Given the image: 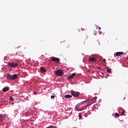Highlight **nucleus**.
<instances>
[{
    "label": "nucleus",
    "instance_id": "1",
    "mask_svg": "<svg viewBox=\"0 0 128 128\" xmlns=\"http://www.w3.org/2000/svg\"><path fill=\"white\" fill-rule=\"evenodd\" d=\"M7 80H14L18 79V74H14L13 75H10V74H8L6 75Z\"/></svg>",
    "mask_w": 128,
    "mask_h": 128
},
{
    "label": "nucleus",
    "instance_id": "2",
    "mask_svg": "<svg viewBox=\"0 0 128 128\" xmlns=\"http://www.w3.org/2000/svg\"><path fill=\"white\" fill-rule=\"evenodd\" d=\"M55 74L58 76H64V71L60 70H56L55 71Z\"/></svg>",
    "mask_w": 128,
    "mask_h": 128
},
{
    "label": "nucleus",
    "instance_id": "3",
    "mask_svg": "<svg viewBox=\"0 0 128 128\" xmlns=\"http://www.w3.org/2000/svg\"><path fill=\"white\" fill-rule=\"evenodd\" d=\"M8 66H10V68H16V66H18V64L17 63H14V62H7Z\"/></svg>",
    "mask_w": 128,
    "mask_h": 128
},
{
    "label": "nucleus",
    "instance_id": "4",
    "mask_svg": "<svg viewBox=\"0 0 128 128\" xmlns=\"http://www.w3.org/2000/svg\"><path fill=\"white\" fill-rule=\"evenodd\" d=\"M71 94H72L73 96H74L75 98H77L80 96V92L71 91Z\"/></svg>",
    "mask_w": 128,
    "mask_h": 128
},
{
    "label": "nucleus",
    "instance_id": "5",
    "mask_svg": "<svg viewBox=\"0 0 128 128\" xmlns=\"http://www.w3.org/2000/svg\"><path fill=\"white\" fill-rule=\"evenodd\" d=\"M96 102V97H94L93 99L90 100L88 103L89 106H92V104H94V102Z\"/></svg>",
    "mask_w": 128,
    "mask_h": 128
},
{
    "label": "nucleus",
    "instance_id": "6",
    "mask_svg": "<svg viewBox=\"0 0 128 128\" xmlns=\"http://www.w3.org/2000/svg\"><path fill=\"white\" fill-rule=\"evenodd\" d=\"M51 60L52 62H60V58L56 57L51 58Z\"/></svg>",
    "mask_w": 128,
    "mask_h": 128
},
{
    "label": "nucleus",
    "instance_id": "7",
    "mask_svg": "<svg viewBox=\"0 0 128 128\" xmlns=\"http://www.w3.org/2000/svg\"><path fill=\"white\" fill-rule=\"evenodd\" d=\"M8 90H10V88L8 87H5L2 89L4 92H8Z\"/></svg>",
    "mask_w": 128,
    "mask_h": 128
},
{
    "label": "nucleus",
    "instance_id": "8",
    "mask_svg": "<svg viewBox=\"0 0 128 128\" xmlns=\"http://www.w3.org/2000/svg\"><path fill=\"white\" fill-rule=\"evenodd\" d=\"M96 60L94 58H91L89 59V61L90 62H96Z\"/></svg>",
    "mask_w": 128,
    "mask_h": 128
},
{
    "label": "nucleus",
    "instance_id": "9",
    "mask_svg": "<svg viewBox=\"0 0 128 128\" xmlns=\"http://www.w3.org/2000/svg\"><path fill=\"white\" fill-rule=\"evenodd\" d=\"M74 76H76V73H73L72 74L71 76H70L68 78L69 80H72V78H74Z\"/></svg>",
    "mask_w": 128,
    "mask_h": 128
},
{
    "label": "nucleus",
    "instance_id": "10",
    "mask_svg": "<svg viewBox=\"0 0 128 128\" xmlns=\"http://www.w3.org/2000/svg\"><path fill=\"white\" fill-rule=\"evenodd\" d=\"M124 52H116V56H120L121 54H123Z\"/></svg>",
    "mask_w": 128,
    "mask_h": 128
},
{
    "label": "nucleus",
    "instance_id": "11",
    "mask_svg": "<svg viewBox=\"0 0 128 128\" xmlns=\"http://www.w3.org/2000/svg\"><path fill=\"white\" fill-rule=\"evenodd\" d=\"M40 70L41 72H46V69H44V68L43 67L40 68Z\"/></svg>",
    "mask_w": 128,
    "mask_h": 128
},
{
    "label": "nucleus",
    "instance_id": "12",
    "mask_svg": "<svg viewBox=\"0 0 128 128\" xmlns=\"http://www.w3.org/2000/svg\"><path fill=\"white\" fill-rule=\"evenodd\" d=\"M64 98H72V96L70 94H68V95H65Z\"/></svg>",
    "mask_w": 128,
    "mask_h": 128
},
{
    "label": "nucleus",
    "instance_id": "13",
    "mask_svg": "<svg viewBox=\"0 0 128 128\" xmlns=\"http://www.w3.org/2000/svg\"><path fill=\"white\" fill-rule=\"evenodd\" d=\"M88 106H90V104H88L86 106H85L83 108L82 110H84V108H88Z\"/></svg>",
    "mask_w": 128,
    "mask_h": 128
},
{
    "label": "nucleus",
    "instance_id": "14",
    "mask_svg": "<svg viewBox=\"0 0 128 128\" xmlns=\"http://www.w3.org/2000/svg\"><path fill=\"white\" fill-rule=\"evenodd\" d=\"M78 116H79V120H82V114L79 113Z\"/></svg>",
    "mask_w": 128,
    "mask_h": 128
},
{
    "label": "nucleus",
    "instance_id": "15",
    "mask_svg": "<svg viewBox=\"0 0 128 128\" xmlns=\"http://www.w3.org/2000/svg\"><path fill=\"white\" fill-rule=\"evenodd\" d=\"M10 102H14V98H12V96H10Z\"/></svg>",
    "mask_w": 128,
    "mask_h": 128
},
{
    "label": "nucleus",
    "instance_id": "16",
    "mask_svg": "<svg viewBox=\"0 0 128 128\" xmlns=\"http://www.w3.org/2000/svg\"><path fill=\"white\" fill-rule=\"evenodd\" d=\"M75 110H78H78H79L78 106H76V107H75Z\"/></svg>",
    "mask_w": 128,
    "mask_h": 128
},
{
    "label": "nucleus",
    "instance_id": "17",
    "mask_svg": "<svg viewBox=\"0 0 128 128\" xmlns=\"http://www.w3.org/2000/svg\"><path fill=\"white\" fill-rule=\"evenodd\" d=\"M115 116H116V118L120 116V114H118V112H116L115 114Z\"/></svg>",
    "mask_w": 128,
    "mask_h": 128
},
{
    "label": "nucleus",
    "instance_id": "18",
    "mask_svg": "<svg viewBox=\"0 0 128 128\" xmlns=\"http://www.w3.org/2000/svg\"><path fill=\"white\" fill-rule=\"evenodd\" d=\"M107 72H109L110 74V72H112V71L110 69L108 70Z\"/></svg>",
    "mask_w": 128,
    "mask_h": 128
},
{
    "label": "nucleus",
    "instance_id": "19",
    "mask_svg": "<svg viewBox=\"0 0 128 128\" xmlns=\"http://www.w3.org/2000/svg\"><path fill=\"white\" fill-rule=\"evenodd\" d=\"M122 116H124V111H122L121 113Z\"/></svg>",
    "mask_w": 128,
    "mask_h": 128
},
{
    "label": "nucleus",
    "instance_id": "20",
    "mask_svg": "<svg viewBox=\"0 0 128 128\" xmlns=\"http://www.w3.org/2000/svg\"><path fill=\"white\" fill-rule=\"evenodd\" d=\"M47 128H56L52 126L48 127Z\"/></svg>",
    "mask_w": 128,
    "mask_h": 128
},
{
    "label": "nucleus",
    "instance_id": "21",
    "mask_svg": "<svg viewBox=\"0 0 128 128\" xmlns=\"http://www.w3.org/2000/svg\"><path fill=\"white\" fill-rule=\"evenodd\" d=\"M51 98H54V95L51 96Z\"/></svg>",
    "mask_w": 128,
    "mask_h": 128
},
{
    "label": "nucleus",
    "instance_id": "22",
    "mask_svg": "<svg viewBox=\"0 0 128 128\" xmlns=\"http://www.w3.org/2000/svg\"><path fill=\"white\" fill-rule=\"evenodd\" d=\"M84 109H82V108H80V109H79V110H78V112H80V111H82V110Z\"/></svg>",
    "mask_w": 128,
    "mask_h": 128
},
{
    "label": "nucleus",
    "instance_id": "23",
    "mask_svg": "<svg viewBox=\"0 0 128 128\" xmlns=\"http://www.w3.org/2000/svg\"><path fill=\"white\" fill-rule=\"evenodd\" d=\"M103 62H106V59H104V60H103Z\"/></svg>",
    "mask_w": 128,
    "mask_h": 128
},
{
    "label": "nucleus",
    "instance_id": "24",
    "mask_svg": "<svg viewBox=\"0 0 128 128\" xmlns=\"http://www.w3.org/2000/svg\"><path fill=\"white\" fill-rule=\"evenodd\" d=\"M82 31L84 30V28H82Z\"/></svg>",
    "mask_w": 128,
    "mask_h": 128
},
{
    "label": "nucleus",
    "instance_id": "25",
    "mask_svg": "<svg viewBox=\"0 0 128 128\" xmlns=\"http://www.w3.org/2000/svg\"><path fill=\"white\" fill-rule=\"evenodd\" d=\"M98 70H100V67L98 66Z\"/></svg>",
    "mask_w": 128,
    "mask_h": 128
},
{
    "label": "nucleus",
    "instance_id": "26",
    "mask_svg": "<svg viewBox=\"0 0 128 128\" xmlns=\"http://www.w3.org/2000/svg\"><path fill=\"white\" fill-rule=\"evenodd\" d=\"M2 116H0V120H2Z\"/></svg>",
    "mask_w": 128,
    "mask_h": 128
},
{
    "label": "nucleus",
    "instance_id": "27",
    "mask_svg": "<svg viewBox=\"0 0 128 128\" xmlns=\"http://www.w3.org/2000/svg\"><path fill=\"white\" fill-rule=\"evenodd\" d=\"M88 37H86V38H85V40H88Z\"/></svg>",
    "mask_w": 128,
    "mask_h": 128
},
{
    "label": "nucleus",
    "instance_id": "28",
    "mask_svg": "<svg viewBox=\"0 0 128 128\" xmlns=\"http://www.w3.org/2000/svg\"><path fill=\"white\" fill-rule=\"evenodd\" d=\"M99 30H102V28H100V27Z\"/></svg>",
    "mask_w": 128,
    "mask_h": 128
},
{
    "label": "nucleus",
    "instance_id": "29",
    "mask_svg": "<svg viewBox=\"0 0 128 128\" xmlns=\"http://www.w3.org/2000/svg\"><path fill=\"white\" fill-rule=\"evenodd\" d=\"M34 94H36V92H34Z\"/></svg>",
    "mask_w": 128,
    "mask_h": 128
}]
</instances>
